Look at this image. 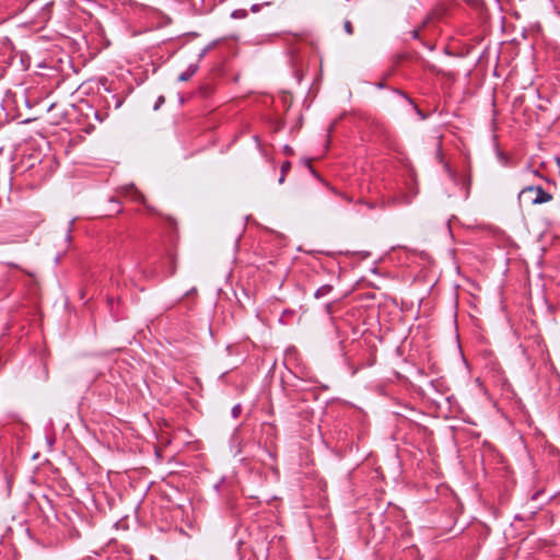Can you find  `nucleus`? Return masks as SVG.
<instances>
[{"label": "nucleus", "mask_w": 560, "mask_h": 560, "mask_svg": "<svg viewBox=\"0 0 560 560\" xmlns=\"http://www.w3.org/2000/svg\"><path fill=\"white\" fill-rule=\"evenodd\" d=\"M165 98L164 96H160L154 105V109L158 110L160 106L164 103Z\"/></svg>", "instance_id": "obj_7"}, {"label": "nucleus", "mask_w": 560, "mask_h": 560, "mask_svg": "<svg viewBox=\"0 0 560 560\" xmlns=\"http://www.w3.org/2000/svg\"><path fill=\"white\" fill-rule=\"evenodd\" d=\"M246 15H247V13L245 10H235L232 13V18H234V19H244Z\"/></svg>", "instance_id": "obj_5"}, {"label": "nucleus", "mask_w": 560, "mask_h": 560, "mask_svg": "<svg viewBox=\"0 0 560 560\" xmlns=\"http://www.w3.org/2000/svg\"><path fill=\"white\" fill-rule=\"evenodd\" d=\"M135 195H136L135 198H139V200H142L143 197L141 196V194L139 191H135Z\"/></svg>", "instance_id": "obj_9"}, {"label": "nucleus", "mask_w": 560, "mask_h": 560, "mask_svg": "<svg viewBox=\"0 0 560 560\" xmlns=\"http://www.w3.org/2000/svg\"><path fill=\"white\" fill-rule=\"evenodd\" d=\"M291 167V163L290 162H284L281 166V176L279 178V183L280 184H283L284 183V178H285V173L290 170Z\"/></svg>", "instance_id": "obj_4"}, {"label": "nucleus", "mask_w": 560, "mask_h": 560, "mask_svg": "<svg viewBox=\"0 0 560 560\" xmlns=\"http://www.w3.org/2000/svg\"><path fill=\"white\" fill-rule=\"evenodd\" d=\"M241 412V407L237 405L232 409V413L234 417H237Z\"/></svg>", "instance_id": "obj_8"}, {"label": "nucleus", "mask_w": 560, "mask_h": 560, "mask_svg": "<svg viewBox=\"0 0 560 560\" xmlns=\"http://www.w3.org/2000/svg\"><path fill=\"white\" fill-rule=\"evenodd\" d=\"M196 71H197V66L190 65L186 71H184L183 73L179 74L178 80L182 82L187 81L195 74Z\"/></svg>", "instance_id": "obj_2"}, {"label": "nucleus", "mask_w": 560, "mask_h": 560, "mask_svg": "<svg viewBox=\"0 0 560 560\" xmlns=\"http://www.w3.org/2000/svg\"><path fill=\"white\" fill-rule=\"evenodd\" d=\"M343 27L347 34L351 35L353 33V26L350 21H346Z\"/></svg>", "instance_id": "obj_6"}, {"label": "nucleus", "mask_w": 560, "mask_h": 560, "mask_svg": "<svg viewBox=\"0 0 560 560\" xmlns=\"http://www.w3.org/2000/svg\"><path fill=\"white\" fill-rule=\"evenodd\" d=\"M331 290H332L331 285H328V284L323 285L319 289H317V291L315 292V296L317 299L323 298V296L327 295L328 293H330Z\"/></svg>", "instance_id": "obj_3"}, {"label": "nucleus", "mask_w": 560, "mask_h": 560, "mask_svg": "<svg viewBox=\"0 0 560 560\" xmlns=\"http://www.w3.org/2000/svg\"><path fill=\"white\" fill-rule=\"evenodd\" d=\"M552 199V196L546 192L540 186H527L523 188L518 194L520 202L540 205L548 202Z\"/></svg>", "instance_id": "obj_1"}]
</instances>
